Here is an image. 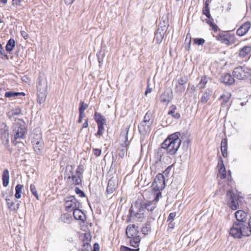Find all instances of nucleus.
I'll return each instance as SVG.
<instances>
[{
	"label": "nucleus",
	"instance_id": "8",
	"mask_svg": "<svg viewBox=\"0 0 251 251\" xmlns=\"http://www.w3.org/2000/svg\"><path fill=\"white\" fill-rule=\"evenodd\" d=\"M65 207L68 212L73 211L76 208L79 207V202L74 196H71L65 198Z\"/></svg>",
	"mask_w": 251,
	"mask_h": 251
},
{
	"label": "nucleus",
	"instance_id": "9",
	"mask_svg": "<svg viewBox=\"0 0 251 251\" xmlns=\"http://www.w3.org/2000/svg\"><path fill=\"white\" fill-rule=\"evenodd\" d=\"M251 70L245 66L235 68L233 71V75L236 78L241 80L247 77V74L250 73Z\"/></svg>",
	"mask_w": 251,
	"mask_h": 251
},
{
	"label": "nucleus",
	"instance_id": "35",
	"mask_svg": "<svg viewBox=\"0 0 251 251\" xmlns=\"http://www.w3.org/2000/svg\"><path fill=\"white\" fill-rule=\"evenodd\" d=\"M130 208H132L133 211H136L137 213H144L145 212V210L142 205V203L136 204L134 206H131Z\"/></svg>",
	"mask_w": 251,
	"mask_h": 251
},
{
	"label": "nucleus",
	"instance_id": "32",
	"mask_svg": "<svg viewBox=\"0 0 251 251\" xmlns=\"http://www.w3.org/2000/svg\"><path fill=\"white\" fill-rule=\"evenodd\" d=\"M168 22L165 21H163L162 22H160L157 30L163 32L164 33H166V32L168 29Z\"/></svg>",
	"mask_w": 251,
	"mask_h": 251
},
{
	"label": "nucleus",
	"instance_id": "57",
	"mask_svg": "<svg viewBox=\"0 0 251 251\" xmlns=\"http://www.w3.org/2000/svg\"><path fill=\"white\" fill-rule=\"evenodd\" d=\"M175 223L171 221L168 224V229H167V230L169 231V229H173L175 227Z\"/></svg>",
	"mask_w": 251,
	"mask_h": 251
},
{
	"label": "nucleus",
	"instance_id": "25",
	"mask_svg": "<svg viewBox=\"0 0 251 251\" xmlns=\"http://www.w3.org/2000/svg\"><path fill=\"white\" fill-rule=\"evenodd\" d=\"M2 183L4 187H7L9 184V173L8 169H4L2 176Z\"/></svg>",
	"mask_w": 251,
	"mask_h": 251
},
{
	"label": "nucleus",
	"instance_id": "50",
	"mask_svg": "<svg viewBox=\"0 0 251 251\" xmlns=\"http://www.w3.org/2000/svg\"><path fill=\"white\" fill-rule=\"evenodd\" d=\"M137 248L136 249H132L125 246H122L120 248V251H139V248Z\"/></svg>",
	"mask_w": 251,
	"mask_h": 251
},
{
	"label": "nucleus",
	"instance_id": "61",
	"mask_svg": "<svg viewBox=\"0 0 251 251\" xmlns=\"http://www.w3.org/2000/svg\"><path fill=\"white\" fill-rule=\"evenodd\" d=\"M21 35L25 39H26L28 38V35L24 31H21Z\"/></svg>",
	"mask_w": 251,
	"mask_h": 251
},
{
	"label": "nucleus",
	"instance_id": "4",
	"mask_svg": "<svg viewBox=\"0 0 251 251\" xmlns=\"http://www.w3.org/2000/svg\"><path fill=\"white\" fill-rule=\"evenodd\" d=\"M38 102L41 104L43 103L46 99L47 94L48 83L46 80H41L37 86Z\"/></svg>",
	"mask_w": 251,
	"mask_h": 251
},
{
	"label": "nucleus",
	"instance_id": "59",
	"mask_svg": "<svg viewBox=\"0 0 251 251\" xmlns=\"http://www.w3.org/2000/svg\"><path fill=\"white\" fill-rule=\"evenodd\" d=\"M100 246L98 243H95L94 245L93 251H99Z\"/></svg>",
	"mask_w": 251,
	"mask_h": 251
},
{
	"label": "nucleus",
	"instance_id": "40",
	"mask_svg": "<svg viewBox=\"0 0 251 251\" xmlns=\"http://www.w3.org/2000/svg\"><path fill=\"white\" fill-rule=\"evenodd\" d=\"M231 95L229 93H226L222 95L220 97V100H222V105L226 103L230 98Z\"/></svg>",
	"mask_w": 251,
	"mask_h": 251
},
{
	"label": "nucleus",
	"instance_id": "14",
	"mask_svg": "<svg viewBox=\"0 0 251 251\" xmlns=\"http://www.w3.org/2000/svg\"><path fill=\"white\" fill-rule=\"evenodd\" d=\"M133 218L137 220L139 222H142L145 219L144 213H139L136 211H133L132 208H130L129 210V216L127 220V222H130L131 221V218Z\"/></svg>",
	"mask_w": 251,
	"mask_h": 251
},
{
	"label": "nucleus",
	"instance_id": "62",
	"mask_svg": "<svg viewBox=\"0 0 251 251\" xmlns=\"http://www.w3.org/2000/svg\"><path fill=\"white\" fill-rule=\"evenodd\" d=\"M246 226H247L248 228H250V230L251 234V217L250 218L248 223L246 224Z\"/></svg>",
	"mask_w": 251,
	"mask_h": 251
},
{
	"label": "nucleus",
	"instance_id": "21",
	"mask_svg": "<svg viewBox=\"0 0 251 251\" xmlns=\"http://www.w3.org/2000/svg\"><path fill=\"white\" fill-rule=\"evenodd\" d=\"M227 138L222 139L221 143V151L222 155L224 157H226L227 155Z\"/></svg>",
	"mask_w": 251,
	"mask_h": 251
},
{
	"label": "nucleus",
	"instance_id": "46",
	"mask_svg": "<svg viewBox=\"0 0 251 251\" xmlns=\"http://www.w3.org/2000/svg\"><path fill=\"white\" fill-rule=\"evenodd\" d=\"M30 188L32 195L34 196L37 200H39V198L35 186L33 184H31L30 185Z\"/></svg>",
	"mask_w": 251,
	"mask_h": 251
},
{
	"label": "nucleus",
	"instance_id": "39",
	"mask_svg": "<svg viewBox=\"0 0 251 251\" xmlns=\"http://www.w3.org/2000/svg\"><path fill=\"white\" fill-rule=\"evenodd\" d=\"M20 95L25 96L24 93L21 92H6L5 93V97L6 98H11L14 97H17Z\"/></svg>",
	"mask_w": 251,
	"mask_h": 251
},
{
	"label": "nucleus",
	"instance_id": "26",
	"mask_svg": "<svg viewBox=\"0 0 251 251\" xmlns=\"http://www.w3.org/2000/svg\"><path fill=\"white\" fill-rule=\"evenodd\" d=\"M251 51V47L247 46L241 49L239 51V55L241 57H245Z\"/></svg>",
	"mask_w": 251,
	"mask_h": 251
},
{
	"label": "nucleus",
	"instance_id": "6",
	"mask_svg": "<svg viewBox=\"0 0 251 251\" xmlns=\"http://www.w3.org/2000/svg\"><path fill=\"white\" fill-rule=\"evenodd\" d=\"M13 142L18 139H24L25 136L26 130L25 126L18 123L15 124L13 126Z\"/></svg>",
	"mask_w": 251,
	"mask_h": 251
},
{
	"label": "nucleus",
	"instance_id": "41",
	"mask_svg": "<svg viewBox=\"0 0 251 251\" xmlns=\"http://www.w3.org/2000/svg\"><path fill=\"white\" fill-rule=\"evenodd\" d=\"M61 220L64 223H68V224L70 223L72 220L71 215L68 213L64 214L63 215H62L61 217Z\"/></svg>",
	"mask_w": 251,
	"mask_h": 251
},
{
	"label": "nucleus",
	"instance_id": "60",
	"mask_svg": "<svg viewBox=\"0 0 251 251\" xmlns=\"http://www.w3.org/2000/svg\"><path fill=\"white\" fill-rule=\"evenodd\" d=\"M171 170V167L170 166L167 167L165 170V171L163 172V173L165 175H167L168 174H169L170 171Z\"/></svg>",
	"mask_w": 251,
	"mask_h": 251
},
{
	"label": "nucleus",
	"instance_id": "2",
	"mask_svg": "<svg viewBox=\"0 0 251 251\" xmlns=\"http://www.w3.org/2000/svg\"><path fill=\"white\" fill-rule=\"evenodd\" d=\"M179 132H176L169 135L161 145L162 149L166 150L167 153L174 155L176 153L181 143Z\"/></svg>",
	"mask_w": 251,
	"mask_h": 251
},
{
	"label": "nucleus",
	"instance_id": "23",
	"mask_svg": "<svg viewBox=\"0 0 251 251\" xmlns=\"http://www.w3.org/2000/svg\"><path fill=\"white\" fill-rule=\"evenodd\" d=\"M5 200L6 201V205L9 209L12 211H17L19 209V203H18L16 205L15 204V202L11 201L10 199L6 198Z\"/></svg>",
	"mask_w": 251,
	"mask_h": 251
},
{
	"label": "nucleus",
	"instance_id": "24",
	"mask_svg": "<svg viewBox=\"0 0 251 251\" xmlns=\"http://www.w3.org/2000/svg\"><path fill=\"white\" fill-rule=\"evenodd\" d=\"M94 118L98 125L105 124L106 119L100 113L95 112Z\"/></svg>",
	"mask_w": 251,
	"mask_h": 251
},
{
	"label": "nucleus",
	"instance_id": "18",
	"mask_svg": "<svg viewBox=\"0 0 251 251\" xmlns=\"http://www.w3.org/2000/svg\"><path fill=\"white\" fill-rule=\"evenodd\" d=\"M151 124L143 122L138 125L139 131L141 134H146L150 130Z\"/></svg>",
	"mask_w": 251,
	"mask_h": 251
},
{
	"label": "nucleus",
	"instance_id": "64",
	"mask_svg": "<svg viewBox=\"0 0 251 251\" xmlns=\"http://www.w3.org/2000/svg\"><path fill=\"white\" fill-rule=\"evenodd\" d=\"M152 91V89L148 87V88H147V90L145 92V95H147L149 93H150Z\"/></svg>",
	"mask_w": 251,
	"mask_h": 251
},
{
	"label": "nucleus",
	"instance_id": "38",
	"mask_svg": "<svg viewBox=\"0 0 251 251\" xmlns=\"http://www.w3.org/2000/svg\"><path fill=\"white\" fill-rule=\"evenodd\" d=\"M43 142L42 140L35 141L33 145L34 150L37 151H40L43 147Z\"/></svg>",
	"mask_w": 251,
	"mask_h": 251
},
{
	"label": "nucleus",
	"instance_id": "36",
	"mask_svg": "<svg viewBox=\"0 0 251 251\" xmlns=\"http://www.w3.org/2000/svg\"><path fill=\"white\" fill-rule=\"evenodd\" d=\"M211 95V92L210 91L206 90L201 98V102L202 103H206L209 100Z\"/></svg>",
	"mask_w": 251,
	"mask_h": 251
},
{
	"label": "nucleus",
	"instance_id": "58",
	"mask_svg": "<svg viewBox=\"0 0 251 251\" xmlns=\"http://www.w3.org/2000/svg\"><path fill=\"white\" fill-rule=\"evenodd\" d=\"M21 2V0H12L13 5H15L16 6H20Z\"/></svg>",
	"mask_w": 251,
	"mask_h": 251
},
{
	"label": "nucleus",
	"instance_id": "52",
	"mask_svg": "<svg viewBox=\"0 0 251 251\" xmlns=\"http://www.w3.org/2000/svg\"><path fill=\"white\" fill-rule=\"evenodd\" d=\"M97 56L98 61L99 64H101L103 61V57H104L103 54L102 53L101 50L99 51L97 53Z\"/></svg>",
	"mask_w": 251,
	"mask_h": 251
},
{
	"label": "nucleus",
	"instance_id": "31",
	"mask_svg": "<svg viewBox=\"0 0 251 251\" xmlns=\"http://www.w3.org/2000/svg\"><path fill=\"white\" fill-rule=\"evenodd\" d=\"M83 212L79 209V208H76L73 210L74 217L76 220H79L82 221V215H83Z\"/></svg>",
	"mask_w": 251,
	"mask_h": 251
},
{
	"label": "nucleus",
	"instance_id": "54",
	"mask_svg": "<svg viewBox=\"0 0 251 251\" xmlns=\"http://www.w3.org/2000/svg\"><path fill=\"white\" fill-rule=\"evenodd\" d=\"M93 152H94V154L97 156H100L101 153V151L100 149H93Z\"/></svg>",
	"mask_w": 251,
	"mask_h": 251
},
{
	"label": "nucleus",
	"instance_id": "53",
	"mask_svg": "<svg viewBox=\"0 0 251 251\" xmlns=\"http://www.w3.org/2000/svg\"><path fill=\"white\" fill-rule=\"evenodd\" d=\"M75 192L77 194L79 195L80 197H85L84 193L78 187H75Z\"/></svg>",
	"mask_w": 251,
	"mask_h": 251
},
{
	"label": "nucleus",
	"instance_id": "37",
	"mask_svg": "<svg viewBox=\"0 0 251 251\" xmlns=\"http://www.w3.org/2000/svg\"><path fill=\"white\" fill-rule=\"evenodd\" d=\"M24 186L21 184H17L15 187L16 193L15 197L16 199H20L21 197L22 190L23 189Z\"/></svg>",
	"mask_w": 251,
	"mask_h": 251
},
{
	"label": "nucleus",
	"instance_id": "33",
	"mask_svg": "<svg viewBox=\"0 0 251 251\" xmlns=\"http://www.w3.org/2000/svg\"><path fill=\"white\" fill-rule=\"evenodd\" d=\"M15 40L11 38L10 39H9L8 41V42L7 43V44L6 46V50L7 51L10 52L13 50V49L15 47Z\"/></svg>",
	"mask_w": 251,
	"mask_h": 251
},
{
	"label": "nucleus",
	"instance_id": "34",
	"mask_svg": "<svg viewBox=\"0 0 251 251\" xmlns=\"http://www.w3.org/2000/svg\"><path fill=\"white\" fill-rule=\"evenodd\" d=\"M208 82V78L205 76H203L201 78V81L197 85V87L200 89H202L205 88L206 84Z\"/></svg>",
	"mask_w": 251,
	"mask_h": 251
},
{
	"label": "nucleus",
	"instance_id": "1",
	"mask_svg": "<svg viewBox=\"0 0 251 251\" xmlns=\"http://www.w3.org/2000/svg\"><path fill=\"white\" fill-rule=\"evenodd\" d=\"M237 222H235L230 228V234L235 238H241L251 235L250 228L246 226L247 214L243 210H238L235 213Z\"/></svg>",
	"mask_w": 251,
	"mask_h": 251
},
{
	"label": "nucleus",
	"instance_id": "11",
	"mask_svg": "<svg viewBox=\"0 0 251 251\" xmlns=\"http://www.w3.org/2000/svg\"><path fill=\"white\" fill-rule=\"evenodd\" d=\"M226 197L228 200L227 204L233 210L239 208V204L235 194L232 190H229L226 193Z\"/></svg>",
	"mask_w": 251,
	"mask_h": 251
},
{
	"label": "nucleus",
	"instance_id": "29",
	"mask_svg": "<svg viewBox=\"0 0 251 251\" xmlns=\"http://www.w3.org/2000/svg\"><path fill=\"white\" fill-rule=\"evenodd\" d=\"M151 231V222L147 221L143 225L141 228V232L144 235H148Z\"/></svg>",
	"mask_w": 251,
	"mask_h": 251
},
{
	"label": "nucleus",
	"instance_id": "5",
	"mask_svg": "<svg viewBox=\"0 0 251 251\" xmlns=\"http://www.w3.org/2000/svg\"><path fill=\"white\" fill-rule=\"evenodd\" d=\"M74 167L72 165H67L66 167L65 178H67V180L74 185H79L81 183V177L78 176L74 175Z\"/></svg>",
	"mask_w": 251,
	"mask_h": 251
},
{
	"label": "nucleus",
	"instance_id": "7",
	"mask_svg": "<svg viewBox=\"0 0 251 251\" xmlns=\"http://www.w3.org/2000/svg\"><path fill=\"white\" fill-rule=\"evenodd\" d=\"M128 128H126L125 131H123L120 135L121 138H123L125 142L123 144H121L122 148L119 150L118 152L119 156L122 158H124L127 154V151L128 150V146L129 145V141L128 140Z\"/></svg>",
	"mask_w": 251,
	"mask_h": 251
},
{
	"label": "nucleus",
	"instance_id": "10",
	"mask_svg": "<svg viewBox=\"0 0 251 251\" xmlns=\"http://www.w3.org/2000/svg\"><path fill=\"white\" fill-rule=\"evenodd\" d=\"M165 186V178L161 174H158L154 178L152 183V189L154 191H160L163 190Z\"/></svg>",
	"mask_w": 251,
	"mask_h": 251
},
{
	"label": "nucleus",
	"instance_id": "47",
	"mask_svg": "<svg viewBox=\"0 0 251 251\" xmlns=\"http://www.w3.org/2000/svg\"><path fill=\"white\" fill-rule=\"evenodd\" d=\"M92 247L89 243H84L81 248V251H90Z\"/></svg>",
	"mask_w": 251,
	"mask_h": 251
},
{
	"label": "nucleus",
	"instance_id": "44",
	"mask_svg": "<svg viewBox=\"0 0 251 251\" xmlns=\"http://www.w3.org/2000/svg\"><path fill=\"white\" fill-rule=\"evenodd\" d=\"M151 112L148 111L145 114L143 122L145 123H148V124H152V121L151 120Z\"/></svg>",
	"mask_w": 251,
	"mask_h": 251
},
{
	"label": "nucleus",
	"instance_id": "55",
	"mask_svg": "<svg viewBox=\"0 0 251 251\" xmlns=\"http://www.w3.org/2000/svg\"><path fill=\"white\" fill-rule=\"evenodd\" d=\"M176 215V214L175 212L171 213L168 217L167 221H172L175 217Z\"/></svg>",
	"mask_w": 251,
	"mask_h": 251
},
{
	"label": "nucleus",
	"instance_id": "49",
	"mask_svg": "<svg viewBox=\"0 0 251 251\" xmlns=\"http://www.w3.org/2000/svg\"><path fill=\"white\" fill-rule=\"evenodd\" d=\"M83 171L84 169L83 165H79L77 167V169L76 171V174L77 176H80L81 177L83 174Z\"/></svg>",
	"mask_w": 251,
	"mask_h": 251
},
{
	"label": "nucleus",
	"instance_id": "45",
	"mask_svg": "<svg viewBox=\"0 0 251 251\" xmlns=\"http://www.w3.org/2000/svg\"><path fill=\"white\" fill-rule=\"evenodd\" d=\"M210 13V8H209V0H207L204 4L203 7L202 8V14H205L206 13Z\"/></svg>",
	"mask_w": 251,
	"mask_h": 251
},
{
	"label": "nucleus",
	"instance_id": "15",
	"mask_svg": "<svg viewBox=\"0 0 251 251\" xmlns=\"http://www.w3.org/2000/svg\"><path fill=\"white\" fill-rule=\"evenodd\" d=\"M117 187L116 183V179L114 177H112L108 181V184L106 190L107 194H111L113 193Z\"/></svg>",
	"mask_w": 251,
	"mask_h": 251
},
{
	"label": "nucleus",
	"instance_id": "63",
	"mask_svg": "<svg viewBox=\"0 0 251 251\" xmlns=\"http://www.w3.org/2000/svg\"><path fill=\"white\" fill-rule=\"evenodd\" d=\"M232 4L231 2H229L227 4L226 11H229L231 8Z\"/></svg>",
	"mask_w": 251,
	"mask_h": 251
},
{
	"label": "nucleus",
	"instance_id": "56",
	"mask_svg": "<svg viewBox=\"0 0 251 251\" xmlns=\"http://www.w3.org/2000/svg\"><path fill=\"white\" fill-rule=\"evenodd\" d=\"M158 191V192H157L156 193L155 198L153 201L155 203L158 201L159 198L161 197V193L160 192V191Z\"/></svg>",
	"mask_w": 251,
	"mask_h": 251
},
{
	"label": "nucleus",
	"instance_id": "28",
	"mask_svg": "<svg viewBox=\"0 0 251 251\" xmlns=\"http://www.w3.org/2000/svg\"><path fill=\"white\" fill-rule=\"evenodd\" d=\"M165 34V33L157 30L155 33L154 41L156 43L160 44L162 41Z\"/></svg>",
	"mask_w": 251,
	"mask_h": 251
},
{
	"label": "nucleus",
	"instance_id": "48",
	"mask_svg": "<svg viewBox=\"0 0 251 251\" xmlns=\"http://www.w3.org/2000/svg\"><path fill=\"white\" fill-rule=\"evenodd\" d=\"M194 44L198 45H203L205 43V40L203 38H196L194 39Z\"/></svg>",
	"mask_w": 251,
	"mask_h": 251
},
{
	"label": "nucleus",
	"instance_id": "30",
	"mask_svg": "<svg viewBox=\"0 0 251 251\" xmlns=\"http://www.w3.org/2000/svg\"><path fill=\"white\" fill-rule=\"evenodd\" d=\"M218 166H220V168L219 169V176L220 178L222 179L226 178V168L224 166L223 161H222V163L221 164L219 163L218 164Z\"/></svg>",
	"mask_w": 251,
	"mask_h": 251
},
{
	"label": "nucleus",
	"instance_id": "43",
	"mask_svg": "<svg viewBox=\"0 0 251 251\" xmlns=\"http://www.w3.org/2000/svg\"><path fill=\"white\" fill-rule=\"evenodd\" d=\"M98 131L96 133L95 135L97 137L100 138V136H102L103 133V131L104 130V125H98Z\"/></svg>",
	"mask_w": 251,
	"mask_h": 251
},
{
	"label": "nucleus",
	"instance_id": "12",
	"mask_svg": "<svg viewBox=\"0 0 251 251\" xmlns=\"http://www.w3.org/2000/svg\"><path fill=\"white\" fill-rule=\"evenodd\" d=\"M188 81V77L186 75L181 76L178 79L177 82L176 84V91L177 93L181 94L185 90V84Z\"/></svg>",
	"mask_w": 251,
	"mask_h": 251
},
{
	"label": "nucleus",
	"instance_id": "27",
	"mask_svg": "<svg viewBox=\"0 0 251 251\" xmlns=\"http://www.w3.org/2000/svg\"><path fill=\"white\" fill-rule=\"evenodd\" d=\"M176 107L175 105H172L169 108L168 114L171 115L173 118L178 119L180 117V114L178 112H176Z\"/></svg>",
	"mask_w": 251,
	"mask_h": 251
},
{
	"label": "nucleus",
	"instance_id": "42",
	"mask_svg": "<svg viewBox=\"0 0 251 251\" xmlns=\"http://www.w3.org/2000/svg\"><path fill=\"white\" fill-rule=\"evenodd\" d=\"M21 113V109L18 107L14 109L11 110L9 113V116L11 118L12 116L19 115Z\"/></svg>",
	"mask_w": 251,
	"mask_h": 251
},
{
	"label": "nucleus",
	"instance_id": "13",
	"mask_svg": "<svg viewBox=\"0 0 251 251\" xmlns=\"http://www.w3.org/2000/svg\"><path fill=\"white\" fill-rule=\"evenodd\" d=\"M217 39L226 45H229L234 42V36L228 34H219L217 36Z\"/></svg>",
	"mask_w": 251,
	"mask_h": 251
},
{
	"label": "nucleus",
	"instance_id": "17",
	"mask_svg": "<svg viewBox=\"0 0 251 251\" xmlns=\"http://www.w3.org/2000/svg\"><path fill=\"white\" fill-rule=\"evenodd\" d=\"M172 93L169 91H165L160 96V101L163 103L168 104L172 100Z\"/></svg>",
	"mask_w": 251,
	"mask_h": 251
},
{
	"label": "nucleus",
	"instance_id": "19",
	"mask_svg": "<svg viewBox=\"0 0 251 251\" xmlns=\"http://www.w3.org/2000/svg\"><path fill=\"white\" fill-rule=\"evenodd\" d=\"M204 15L207 17V19L205 20V22L211 27L212 30L214 32H216L217 31L218 26L213 23V19L211 17L210 13H208L205 14Z\"/></svg>",
	"mask_w": 251,
	"mask_h": 251
},
{
	"label": "nucleus",
	"instance_id": "16",
	"mask_svg": "<svg viewBox=\"0 0 251 251\" xmlns=\"http://www.w3.org/2000/svg\"><path fill=\"white\" fill-rule=\"evenodd\" d=\"M251 26V25L249 22H245L237 30V35L240 36L245 35L248 32Z\"/></svg>",
	"mask_w": 251,
	"mask_h": 251
},
{
	"label": "nucleus",
	"instance_id": "51",
	"mask_svg": "<svg viewBox=\"0 0 251 251\" xmlns=\"http://www.w3.org/2000/svg\"><path fill=\"white\" fill-rule=\"evenodd\" d=\"M88 107L87 103H84V101H80L79 103V111H84Z\"/></svg>",
	"mask_w": 251,
	"mask_h": 251
},
{
	"label": "nucleus",
	"instance_id": "22",
	"mask_svg": "<svg viewBox=\"0 0 251 251\" xmlns=\"http://www.w3.org/2000/svg\"><path fill=\"white\" fill-rule=\"evenodd\" d=\"M141 203L145 211L147 210L148 211H152L156 207L155 202L154 201H149Z\"/></svg>",
	"mask_w": 251,
	"mask_h": 251
},
{
	"label": "nucleus",
	"instance_id": "20",
	"mask_svg": "<svg viewBox=\"0 0 251 251\" xmlns=\"http://www.w3.org/2000/svg\"><path fill=\"white\" fill-rule=\"evenodd\" d=\"M221 81L227 85H232L234 82V79L231 75L226 74L222 76Z\"/></svg>",
	"mask_w": 251,
	"mask_h": 251
},
{
	"label": "nucleus",
	"instance_id": "3",
	"mask_svg": "<svg viewBox=\"0 0 251 251\" xmlns=\"http://www.w3.org/2000/svg\"><path fill=\"white\" fill-rule=\"evenodd\" d=\"M138 227L135 225H129L126 230V234L128 238H130V245L135 248L139 247L141 237L139 235Z\"/></svg>",
	"mask_w": 251,
	"mask_h": 251
}]
</instances>
